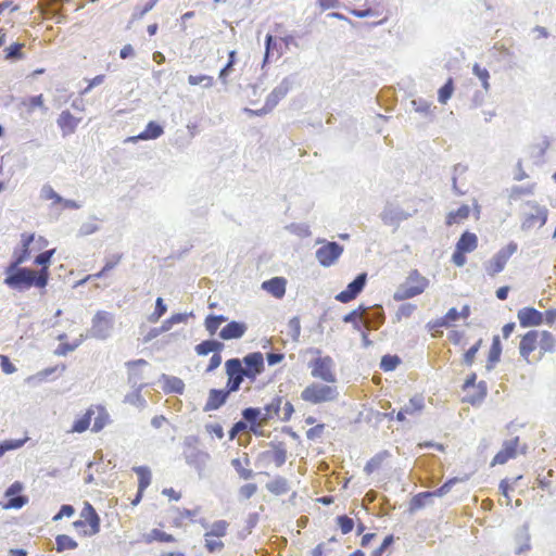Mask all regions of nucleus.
Here are the masks:
<instances>
[{"label":"nucleus","mask_w":556,"mask_h":556,"mask_svg":"<svg viewBox=\"0 0 556 556\" xmlns=\"http://www.w3.org/2000/svg\"><path fill=\"white\" fill-rule=\"evenodd\" d=\"M4 283L14 290L25 291L31 287L45 288L48 285V274L37 273L27 267L10 264L5 268Z\"/></svg>","instance_id":"1"},{"label":"nucleus","mask_w":556,"mask_h":556,"mask_svg":"<svg viewBox=\"0 0 556 556\" xmlns=\"http://www.w3.org/2000/svg\"><path fill=\"white\" fill-rule=\"evenodd\" d=\"M429 281L418 270H412L406 280L400 285L393 294L395 301H404L421 294Z\"/></svg>","instance_id":"2"},{"label":"nucleus","mask_w":556,"mask_h":556,"mask_svg":"<svg viewBox=\"0 0 556 556\" xmlns=\"http://www.w3.org/2000/svg\"><path fill=\"white\" fill-rule=\"evenodd\" d=\"M339 396L338 388L334 386L320 384L313 382L302 392L301 399L311 404H320L336 401Z\"/></svg>","instance_id":"3"},{"label":"nucleus","mask_w":556,"mask_h":556,"mask_svg":"<svg viewBox=\"0 0 556 556\" xmlns=\"http://www.w3.org/2000/svg\"><path fill=\"white\" fill-rule=\"evenodd\" d=\"M198 444L199 438L197 435H187L182 443V455L189 466L201 472L204 469L206 462L210 459V454L199 450Z\"/></svg>","instance_id":"4"},{"label":"nucleus","mask_w":556,"mask_h":556,"mask_svg":"<svg viewBox=\"0 0 556 556\" xmlns=\"http://www.w3.org/2000/svg\"><path fill=\"white\" fill-rule=\"evenodd\" d=\"M113 327V314L105 311H98L92 317L91 328L88 331V337L98 340H105L111 336Z\"/></svg>","instance_id":"5"},{"label":"nucleus","mask_w":556,"mask_h":556,"mask_svg":"<svg viewBox=\"0 0 556 556\" xmlns=\"http://www.w3.org/2000/svg\"><path fill=\"white\" fill-rule=\"evenodd\" d=\"M518 244L514 241L509 242L506 247L502 248L494 256L484 263V269L491 277L504 270L509 257L516 253Z\"/></svg>","instance_id":"6"},{"label":"nucleus","mask_w":556,"mask_h":556,"mask_svg":"<svg viewBox=\"0 0 556 556\" xmlns=\"http://www.w3.org/2000/svg\"><path fill=\"white\" fill-rule=\"evenodd\" d=\"M313 378L328 383H336L337 376L333 372L334 362L330 356L317 357L308 363Z\"/></svg>","instance_id":"7"},{"label":"nucleus","mask_w":556,"mask_h":556,"mask_svg":"<svg viewBox=\"0 0 556 556\" xmlns=\"http://www.w3.org/2000/svg\"><path fill=\"white\" fill-rule=\"evenodd\" d=\"M225 370L227 375L225 389L230 393L239 391L241 383L247 378L241 359L238 357L229 358L225 363Z\"/></svg>","instance_id":"8"},{"label":"nucleus","mask_w":556,"mask_h":556,"mask_svg":"<svg viewBox=\"0 0 556 556\" xmlns=\"http://www.w3.org/2000/svg\"><path fill=\"white\" fill-rule=\"evenodd\" d=\"M323 243L315 252V256L323 267L332 266L343 253V245L336 241L318 240Z\"/></svg>","instance_id":"9"},{"label":"nucleus","mask_w":556,"mask_h":556,"mask_svg":"<svg viewBox=\"0 0 556 556\" xmlns=\"http://www.w3.org/2000/svg\"><path fill=\"white\" fill-rule=\"evenodd\" d=\"M530 207L528 213H525V218L521 224L522 230H529L535 227L539 223V227H543L547 222V208L539 205L536 202L528 201L526 203Z\"/></svg>","instance_id":"10"},{"label":"nucleus","mask_w":556,"mask_h":556,"mask_svg":"<svg viewBox=\"0 0 556 556\" xmlns=\"http://www.w3.org/2000/svg\"><path fill=\"white\" fill-rule=\"evenodd\" d=\"M295 76L290 75L285 77L278 86L267 96L265 101V111H273L277 104L282 100L288 92L293 88Z\"/></svg>","instance_id":"11"},{"label":"nucleus","mask_w":556,"mask_h":556,"mask_svg":"<svg viewBox=\"0 0 556 556\" xmlns=\"http://www.w3.org/2000/svg\"><path fill=\"white\" fill-rule=\"evenodd\" d=\"M367 282V274H358L346 288L336 295V300L341 303H349L364 290Z\"/></svg>","instance_id":"12"},{"label":"nucleus","mask_w":556,"mask_h":556,"mask_svg":"<svg viewBox=\"0 0 556 556\" xmlns=\"http://www.w3.org/2000/svg\"><path fill=\"white\" fill-rule=\"evenodd\" d=\"M243 366V372L248 379L254 381L264 370V357L261 352H253L240 358Z\"/></svg>","instance_id":"13"},{"label":"nucleus","mask_w":556,"mask_h":556,"mask_svg":"<svg viewBox=\"0 0 556 556\" xmlns=\"http://www.w3.org/2000/svg\"><path fill=\"white\" fill-rule=\"evenodd\" d=\"M23 485L21 482L16 481L12 483L5 491L4 496L7 497V503L3 505L5 509H20L27 503V497L21 495V491Z\"/></svg>","instance_id":"14"},{"label":"nucleus","mask_w":556,"mask_h":556,"mask_svg":"<svg viewBox=\"0 0 556 556\" xmlns=\"http://www.w3.org/2000/svg\"><path fill=\"white\" fill-rule=\"evenodd\" d=\"M148 362L140 358L136 361H129L126 363V366L128 367V384L131 388H144L147 384L143 383V372L142 369L139 368L140 366H147Z\"/></svg>","instance_id":"15"},{"label":"nucleus","mask_w":556,"mask_h":556,"mask_svg":"<svg viewBox=\"0 0 556 556\" xmlns=\"http://www.w3.org/2000/svg\"><path fill=\"white\" fill-rule=\"evenodd\" d=\"M410 216L409 213L393 205H387L380 213V218L383 224L394 227H399L401 222L408 219Z\"/></svg>","instance_id":"16"},{"label":"nucleus","mask_w":556,"mask_h":556,"mask_svg":"<svg viewBox=\"0 0 556 556\" xmlns=\"http://www.w3.org/2000/svg\"><path fill=\"white\" fill-rule=\"evenodd\" d=\"M517 317L520 326L523 328L540 326L544 320L543 313L534 307H523L519 309Z\"/></svg>","instance_id":"17"},{"label":"nucleus","mask_w":556,"mask_h":556,"mask_svg":"<svg viewBox=\"0 0 556 556\" xmlns=\"http://www.w3.org/2000/svg\"><path fill=\"white\" fill-rule=\"evenodd\" d=\"M519 444V438L516 437L511 440H506L503 443V448L494 456L492 460V466L500 464L503 465L507 463L509 459L515 458L517 455V447Z\"/></svg>","instance_id":"18"},{"label":"nucleus","mask_w":556,"mask_h":556,"mask_svg":"<svg viewBox=\"0 0 556 556\" xmlns=\"http://www.w3.org/2000/svg\"><path fill=\"white\" fill-rule=\"evenodd\" d=\"M386 320V315L381 305L376 304L368 307L367 314L363 318V325L372 330L379 329Z\"/></svg>","instance_id":"19"},{"label":"nucleus","mask_w":556,"mask_h":556,"mask_svg":"<svg viewBox=\"0 0 556 556\" xmlns=\"http://www.w3.org/2000/svg\"><path fill=\"white\" fill-rule=\"evenodd\" d=\"M230 394L226 389H211L203 410L212 412L219 409L227 402Z\"/></svg>","instance_id":"20"},{"label":"nucleus","mask_w":556,"mask_h":556,"mask_svg":"<svg viewBox=\"0 0 556 556\" xmlns=\"http://www.w3.org/2000/svg\"><path fill=\"white\" fill-rule=\"evenodd\" d=\"M164 134V128L159 123L151 121L146 126V129L137 136L127 138L126 141L137 142L139 140H154L160 138Z\"/></svg>","instance_id":"21"},{"label":"nucleus","mask_w":556,"mask_h":556,"mask_svg":"<svg viewBox=\"0 0 556 556\" xmlns=\"http://www.w3.org/2000/svg\"><path fill=\"white\" fill-rule=\"evenodd\" d=\"M79 122L80 118H76L67 110L63 111L56 119L58 126L61 128L63 137L73 134L76 130Z\"/></svg>","instance_id":"22"},{"label":"nucleus","mask_w":556,"mask_h":556,"mask_svg":"<svg viewBox=\"0 0 556 556\" xmlns=\"http://www.w3.org/2000/svg\"><path fill=\"white\" fill-rule=\"evenodd\" d=\"M247 331V325L241 321H230L220 331L219 338L223 340L240 339Z\"/></svg>","instance_id":"23"},{"label":"nucleus","mask_w":556,"mask_h":556,"mask_svg":"<svg viewBox=\"0 0 556 556\" xmlns=\"http://www.w3.org/2000/svg\"><path fill=\"white\" fill-rule=\"evenodd\" d=\"M539 336V331L530 330L521 338L519 353L526 361H528L530 353L536 349Z\"/></svg>","instance_id":"24"},{"label":"nucleus","mask_w":556,"mask_h":556,"mask_svg":"<svg viewBox=\"0 0 556 556\" xmlns=\"http://www.w3.org/2000/svg\"><path fill=\"white\" fill-rule=\"evenodd\" d=\"M287 280L283 277H273L262 283V289L276 299H281L286 293Z\"/></svg>","instance_id":"25"},{"label":"nucleus","mask_w":556,"mask_h":556,"mask_svg":"<svg viewBox=\"0 0 556 556\" xmlns=\"http://www.w3.org/2000/svg\"><path fill=\"white\" fill-rule=\"evenodd\" d=\"M367 312L368 306L361 304L356 308L352 309L350 313L344 315L342 320L346 324H352L355 330L361 331V325L363 324V318L367 314Z\"/></svg>","instance_id":"26"},{"label":"nucleus","mask_w":556,"mask_h":556,"mask_svg":"<svg viewBox=\"0 0 556 556\" xmlns=\"http://www.w3.org/2000/svg\"><path fill=\"white\" fill-rule=\"evenodd\" d=\"M35 235H22V249L20 252H14V260L10 264L21 266L30 255L29 245L34 241Z\"/></svg>","instance_id":"27"},{"label":"nucleus","mask_w":556,"mask_h":556,"mask_svg":"<svg viewBox=\"0 0 556 556\" xmlns=\"http://www.w3.org/2000/svg\"><path fill=\"white\" fill-rule=\"evenodd\" d=\"M224 343L214 339L204 340L195 345L194 351L200 356H205L210 353H219L224 349Z\"/></svg>","instance_id":"28"},{"label":"nucleus","mask_w":556,"mask_h":556,"mask_svg":"<svg viewBox=\"0 0 556 556\" xmlns=\"http://www.w3.org/2000/svg\"><path fill=\"white\" fill-rule=\"evenodd\" d=\"M477 245H478L477 236L473 232L465 231L459 237L455 248L465 253H470L473 250H476Z\"/></svg>","instance_id":"29"},{"label":"nucleus","mask_w":556,"mask_h":556,"mask_svg":"<svg viewBox=\"0 0 556 556\" xmlns=\"http://www.w3.org/2000/svg\"><path fill=\"white\" fill-rule=\"evenodd\" d=\"M502 354V344L498 336H494L492 339V345L488 356V363L485 368L488 371H491L495 364L500 362Z\"/></svg>","instance_id":"30"},{"label":"nucleus","mask_w":556,"mask_h":556,"mask_svg":"<svg viewBox=\"0 0 556 556\" xmlns=\"http://www.w3.org/2000/svg\"><path fill=\"white\" fill-rule=\"evenodd\" d=\"M282 397L276 396L270 403L264 406L265 413H262V425H266L275 416H279Z\"/></svg>","instance_id":"31"},{"label":"nucleus","mask_w":556,"mask_h":556,"mask_svg":"<svg viewBox=\"0 0 556 556\" xmlns=\"http://www.w3.org/2000/svg\"><path fill=\"white\" fill-rule=\"evenodd\" d=\"M268 492L275 495L287 494L290 490L289 481L283 477H276L274 480L266 483Z\"/></svg>","instance_id":"32"},{"label":"nucleus","mask_w":556,"mask_h":556,"mask_svg":"<svg viewBox=\"0 0 556 556\" xmlns=\"http://www.w3.org/2000/svg\"><path fill=\"white\" fill-rule=\"evenodd\" d=\"M390 457L389 451L384 450L377 453L374 457H371L365 465L364 471L367 475H371L374 471L380 468L381 464L386 458Z\"/></svg>","instance_id":"33"},{"label":"nucleus","mask_w":556,"mask_h":556,"mask_svg":"<svg viewBox=\"0 0 556 556\" xmlns=\"http://www.w3.org/2000/svg\"><path fill=\"white\" fill-rule=\"evenodd\" d=\"M242 420L247 427L255 426L257 421L262 425V409L258 407H247L242 410Z\"/></svg>","instance_id":"34"},{"label":"nucleus","mask_w":556,"mask_h":556,"mask_svg":"<svg viewBox=\"0 0 556 556\" xmlns=\"http://www.w3.org/2000/svg\"><path fill=\"white\" fill-rule=\"evenodd\" d=\"M132 470L138 476V490L144 492L151 483V470L147 466L134 467Z\"/></svg>","instance_id":"35"},{"label":"nucleus","mask_w":556,"mask_h":556,"mask_svg":"<svg viewBox=\"0 0 556 556\" xmlns=\"http://www.w3.org/2000/svg\"><path fill=\"white\" fill-rule=\"evenodd\" d=\"M123 258V254L122 253H117V254H111L109 256L105 257V264L103 266V268L92 275L93 278H102L108 271L112 270ZM91 278V276L89 277Z\"/></svg>","instance_id":"36"},{"label":"nucleus","mask_w":556,"mask_h":556,"mask_svg":"<svg viewBox=\"0 0 556 556\" xmlns=\"http://www.w3.org/2000/svg\"><path fill=\"white\" fill-rule=\"evenodd\" d=\"M477 392L473 394H468L466 401L471 405L480 404L488 394V387L485 381H480L477 384Z\"/></svg>","instance_id":"37"},{"label":"nucleus","mask_w":556,"mask_h":556,"mask_svg":"<svg viewBox=\"0 0 556 556\" xmlns=\"http://www.w3.org/2000/svg\"><path fill=\"white\" fill-rule=\"evenodd\" d=\"M237 62V52L236 50H231L228 53V61L225 66L219 71L218 78L223 81V84H227V77L232 73L233 66Z\"/></svg>","instance_id":"38"},{"label":"nucleus","mask_w":556,"mask_h":556,"mask_svg":"<svg viewBox=\"0 0 556 556\" xmlns=\"http://www.w3.org/2000/svg\"><path fill=\"white\" fill-rule=\"evenodd\" d=\"M425 406V401L422 395L413 396L403 407L402 409L407 415H414L417 412H420Z\"/></svg>","instance_id":"39"},{"label":"nucleus","mask_w":556,"mask_h":556,"mask_svg":"<svg viewBox=\"0 0 556 556\" xmlns=\"http://www.w3.org/2000/svg\"><path fill=\"white\" fill-rule=\"evenodd\" d=\"M21 104L27 108V111L31 113L35 109H41L43 112L48 111V108L43 104V96H33L27 99H24Z\"/></svg>","instance_id":"40"},{"label":"nucleus","mask_w":556,"mask_h":556,"mask_svg":"<svg viewBox=\"0 0 556 556\" xmlns=\"http://www.w3.org/2000/svg\"><path fill=\"white\" fill-rule=\"evenodd\" d=\"M56 552L61 553L66 549H75L78 544L75 540L66 534H59L55 536Z\"/></svg>","instance_id":"41"},{"label":"nucleus","mask_w":556,"mask_h":556,"mask_svg":"<svg viewBox=\"0 0 556 556\" xmlns=\"http://www.w3.org/2000/svg\"><path fill=\"white\" fill-rule=\"evenodd\" d=\"M516 540L519 543L518 547L516 548L517 555L523 554L531 548L529 527L527 525L522 527V534L518 535Z\"/></svg>","instance_id":"42"},{"label":"nucleus","mask_w":556,"mask_h":556,"mask_svg":"<svg viewBox=\"0 0 556 556\" xmlns=\"http://www.w3.org/2000/svg\"><path fill=\"white\" fill-rule=\"evenodd\" d=\"M134 392L128 393L124 402L137 407H144L147 405L146 399L141 395V391L143 388H132Z\"/></svg>","instance_id":"43"},{"label":"nucleus","mask_w":556,"mask_h":556,"mask_svg":"<svg viewBox=\"0 0 556 556\" xmlns=\"http://www.w3.org/2000/svg\"><path fill=\"white\" fill-rule=\"evenodd\" d=\"M470 214V208L468 205H460L455 212H450L446 218V224L452 225L453 223H457L458 220H463L468 218Z\"/></svg>","instance_id":"44"},{"label":"nucleus","mask_w":556,"mask_h":556,"mask_svg":"<svg viewBox=\"0 0 556 556\" xmlns=\"http://www.w3.org/2000/svg\"><path fill=\"white\" fill-rule=\"evenodd\" d=\"M54 252H55L54 249L48 250V251L39 253L35 257V264L42 267V269L39 273H47L49 275L48 267L51 263V258H52Z\"/></svg>","instance_id":"45"},{"label":"nucleus","mask_w":556,"mask_h":556,"mask_svg":"<svg viewBox=\"0 0 556 556\" xmlns=\"http://www.w3.org/2000/svg\"><path fill=\"white\" fill-rule=\"evenodd\" d=\"M454 92V83L448 78L446 83L438 91V100L440 103L445 104Z\"/></svg>","instance_id":"46"},{"label":"nucleus","mask_w":556,"mask_h":556,"mask_svg":"<svg viewBox=\"0 0 556 556\" xmlns=\"http://www.w3.org/2000/svg\"><path fill=\"white\" fill-rule=\"evenodd\" d=\"M472 73H473L475 76H477L479 78L483 89L485 91H489V89H490V84H489L490 74H489V71L485 67H481L478 63H475L473 66H472Z\"/></svg>","instance_id":"47"},{"label":"nucleus","mask_w":556,"mask_h":556,"mask_svg":"<svg viewBox=\"0 0 556 556\" xmlns=\"http://www.w3.org/2000/svg\"><path fill=\"white\" fill-rule=\"evenodd\" d=\"M401 363V358L397 355H383L380 361V368L384 371L394 370L399 364Z\"/></svg>","instance_id":"48"},{"label":"nucleus","mask_w":556,"mask_h":556,"mask_svg":"<svg viewBox=\"0 0 556 556\" xmlns=\"http://www.w3.org/2000/svg\"><path fill=\"white\" fill-rule=\"evenodd\" d=\"M91 415L92 412L89 410L81 418L75 420L72 426V431L77 433L86 431L90 426Z\"/></svg>","instance_id":"49"},{"label":"nucleus","mask_w":556,"mask_h":556,"mask_svg":"<svg viewBox=\"0 0 556 556\" xmlns=\"http://www.w3.org/2000/svg\"><path fill=\"white\" fill-rule=\"evenodd\" d=\"M167 312V305L164 303L162 298H157L155 301L154 312L148 317L150 323H156Z\"/></svg>","instance_id":"50"},{"label":"nucleus","mask_w":556,"mask_h":556,"mask_svg":"<svg viewBox=\"0 0 556 556\" xmlns=\"http://www.w3.org/2000/svg\"><path fill=\"white\" fill-rule=\"evenodd\" d=\"M188 83L191 86L202 85L204 88H211L213 86V77L208 75H189Z\"/></svg>","instance_id":"51"},{"label":"nucleus","mask_w":556,"mask_h":556,"mask_svg":"<svg viewBox=\"0 0 556 556\" xmlns=\"http://www.w3.org/2000/svg\"><path fill=\"white\" fill-rule=\"evenodd\" d=\"M227 528H228L227 521H225V520L215 521L212 525L211 530L207 533H205V536H216V538L224 536L226 534Z\"/></svg>","instance_id":"52"},{"label":"nucleus","mask_w":556,"mask_h":556,"mask_svg":"<svg viewBox=\"0 0 556 556\" xmlns=\"http://www.w3.org/2000/svg\"><path fill=\"white\" fill-rule=\"evenodd\" d=\"M337 523L343 534L350 533L354 528V520L346 515L337 517Z\"/></svg>","instance_id":"53"},{"label":"nucleus","mask_w":556,"mask_h":556,"mask_svg":"<svg viewBox=\"0 0 556 556\" xmlns=\"http://www.w3.org/2000/svg\"><path fill=\"white\" fill-rule=\"evenodd\" d=\"M482 344V339H479L471 348H469L464 354V364L471 366L475 362L476 354L478 353Z\"/></svg>","instance_id":"54"},{"label":"nucleus","mask_w":556,"mask_h":556,"mask_svg":"<svg viewBox=\"0 0 556 556\" xmlns=\"http://www.w3.org/2000/svg\"><path fill=\"white\" fill-rule=\"evenodd\" d=\"M433 495L431 492H421L415 495L412 500V508L413 509H420L426 506L427 500L431 498Z\"/></svg>","instance_id":"55"},{"label":"nucleus","mask_w":556,"mask_h":556,"mask_svg":"<svg viewBox=\"0 0 556 556\" xmlns=\"http://www.w3.org/2000/svg\"><path fill=\"white\" fill-rule=\"evenodd\" d=\"M541 350L544 352H553L554 349V339L552 333L548 331L541 332V340L539 342Z\"/></svg>","instance_id":"56"},{"label":"nucleus","mask_w":556,"mask_h":556,"mask_svg":"<svg viewBox=\"0 0 556 556\" xmlns=\"http://www.w3.org/2000/svg\"><path fill=\"white\" fill-rule=\"evenodd\" d=\"M459 481L458 478H452V479H448L446 482H444L439 489H437L435 491H432L431 494L433 496H438V497H442L444 496L445 494H447L452 488Z\"/></svg>","instance_id":"57"},{"label":"nucleus","mask_w":556,"mask_h":556,"mask_svg":"<svg viewBox=\"0 0 556 556\" xmlns=\"http://www.w3.org/2000/svg\"><path fill=\"white\" fill-rule=\"evenodd\" d=\"M23 43H12L10 47L5 48V59L18 60L22 58V48Z\"/></svg>","instance_id":"58"},{"label":"nucleus","mask_w":556,"mask_h":556,"mask_svg":"<svg viewBox=\"0 0 556 556\" xmlns=\"http://www.w3.org/2000/svg\"><path fill=\"white\" fill-rule=\"evenodd\" d=\"M231 465L236 469V471L238 472L240 478H242L244 480H249V479L253 478L254 472L251 469L243 468L241 465V460L239 458L232 459Z\"/></svg>","instance_id":"59"},{"label":"nucleus","mask_w":556,"mask_h":556,"mask_svg":"<svg viewBox=\"0 0 556 556\" xmlns=\"http://www.w3.org/2000/svg\"><path fill=\"white\" fill-rule=\"evenodd\" d=\"M414 110L420 114L427 115L430 113V103L424 99H414L410 102Z\"/></svg>","instance_id":"60"},{"label":"nucleus","mask_w":556,"mask_h":556,"mask_svg":"<svg viewBox=\"0 0 556 556\" xmlns=\"http://www.w3.org/2000/svg\"><path fill=\"white\" fill-rule=\"evenodd\" d=\"M288 327H289V330H290L289 333H290L292 340L298 341L299 337L301 334V325H300L299 317H296V316L292 317L288 323Z\"/></svg>","instance_id":"61"},{"label":"nucleus","mask_w":556,"mask_h":556,"mask_svg":"<svg viewBox=\"0 0 556 556\" xmlns=\"http://www.w3.org/2000/svg\"><path fill=\"white\" fill-rule=\"evenodd\" d=\"M41 195L47 200H53L55 203L63 201V198L53 190L50 185H45L41 189Z\"/></svg>","instance_id":"62"},{"label":"nucleus","mask_w":556,"mask_h":556,"mask_svg":"<svg viewBox=\"0 0 556 556\" xmlns=\"http://www.w3.org/2000/svg\"><path fill=\"white\" fill-rule=\"evenodd\" d=\"M205 547L210 553H215L223 549L224 543L213 536H205Z\"/></svg>","instance_id":"63"},{"label":"nucleus","mask_w":556,"mask_h":556,"mask_svg":"<svg viewBox=\"0 0 556 556\" xmlns=\"http://www.w3.org/2000/svg\"><path fill=\"white\" fill-rule=\"evenodd\" d=\"M393 542L394 536L392 534L387 535L383 539L381 545L371 553V556H382V554L393 544Z\"/></svg>","instance_id":"64"}]
</instances>
